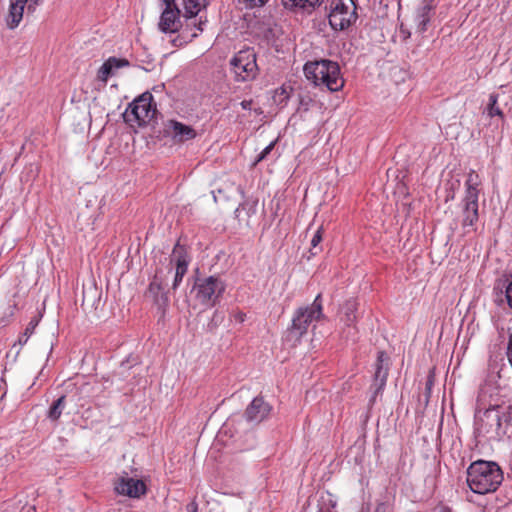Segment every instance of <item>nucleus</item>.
<instances>
[{"mask_svg": "<svg viewBox=\"0 0 512 512\" xmlns=\"http://www.w3.org/2000/svg\"><path fill=\"white\" fill-rule=\"evenodd\" d=\"M498 94H490L487 104V113L490 117L499 116L503 118V111L498 105Z\"/></svg>", "mask_w": 512, "mask_h": 512, "instance_id": "nucleus-25", "label": "nucleus"}, {"mask_svg": "<svg viewBox=\"0 0 512 512\" xmlns=\"http://www.w3.org/2000/svg\"><path fill=\"white\" fill-rule=\"evenodd\" d=\"M145 296L151 299L159 308L167 306L169 301L167 294L164 292L162 282L157 276L149 284Z\"/></svg>", "mask_w": 512, "mask_h": 512, "instance_id": "nucleus-18", "label": "nucleus"}, {"mask_svg": "<svg viewBox=\"0 0 512 512\" xmlns=\"http://www.w3.org/2000/svg\"><path fill=\"white\" fill-rule=\"evenodd\" d=\"M38 323H39V320L36 317H34L30 320L27 327L25 328V331L23 332V334L20 335V337L18 339V342H17L18 345L23 346L24 344L27 343L29 337L34 333V330H35L36 326L38 325ZM14 346H16V343L14 344Z\"/></svg>", "mask_w": 512, "mask_h": 512, "instance_id": "nucleus-26", "label": "nucleus"}, {"mask_svg": "<svg viewBox=\"0 0 512 512\" xmlns=\"http://www.w3.org/2000/svg\"><path fill=\"white\" fill-rule=\"evenodd\" d=\"M274 145H275V142H271L268 146H266L261 152L260 154L257 156L255 162H254V165L258 164L259 162L263 161L264 159H266V157L271 153V151L273 150L274 148Z\"/></svg>", "mask_w": 512, "mask_h": 512, "instance_id": "nucleus-27", "label": "nucleus"}, {"mask_svg": "<svg viewBox=\"0 0 512 512\" xmlns=\"http://www.w3.org/2000/svg\"><path fill=\"white\" fill-rule=\"evenodd\" d=\"M163 2L165 9L160 16L159 29L164 33L178 32L183 27L180 20L183 16L182 10L176 6L173 0H163Z\"/></svg>", "mask_w": 512, "mask_h": 512, "instance_id": "nucleus-10", "label": "nucleus"}, {"mask_svg": "<svg viewBox=\"0 0 512 512\" xmlns=\"http://www.w3.org/2000/svg\"><path fill=\"white\" fill-rule=\"evenodd\" d=\"M28 0H10V3L26 6Z\"/></svg>", "mask_w": 512, "mask_h": 512, "instance_id": "nucleus-36", "label": "nucleus"}, {"mask_svg": "<svg viewBox=\"0 0 512 512\" xmlns=\"http://www.w3.org/2000/svg\"><path fill=\"white\" fill-rule=\"evenodd\" d=\"M432 385H433V379H432V377H429L426 382V390L428 393L430 392Z\"/></svg>", "mask_w": 512, "mask_h": 512, "instance_id": "nucleus-35", "label": "nucleus"}, {"mask_svg": "<svg viewBox=\"0 0 512 512\" xmlns=\"http://www.w3.org/2000/svg\"><path fill=\"white\" fill-rule=\"evenodd\" d=\"M272 410L271 405L263 397H255L245 410V419L254 424L265 420Z\"/></svg>", "mask_w": 512, "mask_h": 512, "instance_id": "nucleus-14", "label": "nucleus"}, {"mask_svg": "<svg viewBox=\"0 0 512 512\" xmlns=\"http://www.w3.org/2000/svg\"><path fill=\"white\" fill-rule=\"evenodd\" d=\"M258 200L247 199L241 203L235 210V215L240 221H245L249 224V219L257 212Z\"/></svg>", "mask_w": 512, "mask_h": 512, "instance_id": "nucleus-21", "label": "nucleus"}, {"mask_svg": "<svg viewBox=\"0 0 512 512\" xmlns=\"http://www.w3.org/2000/svg\"><path fill=\"white\" fill-rule=\"evenodd\" d=\"M484 417L495 422L497 429H501L503 424L507 426L512 422V414L510 412H501L498 406L486 409Z\"/></svg>", "mask_w": 512, "mask_h": 512, "instance_id": "nucleus-20", "label": "nucleus"}, {"mask_svg": "<svg viewBox=\"0 0 512 512\" xmlns=\"http://www.w3.org/2000/svg\"><path fill=\"white\" fill-rule=\"evenodd\" d=\"M156 104L151 93L146 92L135 99L123 113L124 121L130 126H144L148 124L156 114Z\"/></svg>", "mask_w": 512, "mask_h": 512, "instance_id": "nucleus-6", "label": "nucleus"}, {"mask_svg": "<svg viewBox=\"0 0 512 512\" xmlns=\"http://www.w3.org/2000/svg\"><path fill=\"white\" fill-rule=\"evenodd\" d=\"M329 24L335 31L349 28L357 19L356 5L353 0H332Z\"/></svg>", "mask_w": 512, "mask_h": 512, "instance_id": "nucleus-9", "label": "nucleus"}, {"mask_svg": "<svg viewBox=\"0 0 512 512\" xmlns=\"http://www.w3.org/2000/svg\"><path fill=\"white\" fill-rule=\"evenodd\" d=\"M225 289L226 284L220 277L208 276L197 278L192 291L195 292L197 301L207 307H213L219 302Z\"/></svg>", "mask_w": 512, "mask_h": 512, "instance_id": "nucleus-7", "label": "nucleus"}, {"mask_svg": "<svg viewBox=\"0 0 512 512\" xmlns=\"http://www.w3.org/2000/svg\"><path fill=\"white\" fill-rule=\"evenodd\" d=\"M176 6L182 10L183 17L185 18V28L182 31L181 39H174L173 45L181 46L184 43L191 41L198 36V32H202V25L205 22H197L195 17L205 8L208 4L207 0H173Z\"/></svg>", "mask_w": 512, "mask_h": 512, "instance_id": "nucleus-4", "label": "nucleus"}, {"mask_svg": "<svg viewBox=\"0 0 512 512\" xmlns=\"http://www.w3.org/2000/svg\"><path fill=\"white\" fill-rule=\"evenodd\" d=\"M303 70L306 78L317 86L323 85L333 92L339 91L344 86L339 64L332 60L321 59L307 62Z\"/></svg>", "mask_w": 512, "mask_h": 512, "instance_id": "nucleus-2", "label": "nucleus"}, {"mask_svg": "<svg viewBox=\"0 0 512 512\" xmlns=\"http://www.w3.org/2000/svg\"><path fill=\"white\" fill-rule=\"evenodd\" d=\"M504 479L503 471L494 461L476 460L466 470V483L476 494L495 492Z\"/></svg>", "mask_w": 512, "mask_h": 512, "instance_id": "nucleus-1", "label": "nucleus"}, {"mask_svg": "<svg viewBox=\"0 0 512 512\" xmlns=\"http://www.w3.org/2000/svg\"><path fill=\"white\" fill-rule=\"evenodd\" d=\"M357 302L353 299L347 300L341 308L340 321L347 327V338L355 341L357 336V329L355 323L357 321Z\"/></svg>", "mask_w": 512, "mask_h": 512, "instance_id": "nucleus-16", "label": "nucleus"}, {"mask_svg": "<svg viewBox=\"0 0 512 512\" xmlns=\"http://www.w3.org/2000/svg\"><path fill=\"white\" fill-rule=\"evenodd\" d=\"M506 298L509 306L512 308V282L509 284V286L506 289Z\"/></svg>", "mask_w": 512, "mask_h": 512, "instance_id": "nucleus-30", "label": "nucleus"}, {"mask_svg": "<svg viewBox=\"0 0 512 512\" xmlns=\"http://www.w3.org/2000/svg\"><path fill=\"white\" fill-rule=\"evenodd\" d=\"M66 405V396L62 395L57 400H55L52 405L50 406L47 417L51 421H57L62 415V412Z\"/></svg>", "mask_w": 512, "mask_h": 512, "instance_id": "nucleus-24", "label": "nucleus"}, {"mask_svg": "<svg viewBox=\"0 0 512 512\" xmlns=\"http://www.w3.org/2000/svg\"><path fill=\"white\" fill-rule=\"evenodd\" d=\"M186 511L187 512H197L198 511L197 503L193 501V502H190L189 504H187Z\"/></svg>", "mask_w": 512, "mask_h": 512, "instance_id": "nucleus-32", "label": "nucleus"}, {"mask_svg": "<svg viewBox=\"0 0 512 512\" xmlns=\"http://www.w3.org/2000/svg\"><path fill=\"white\" fill-rule=\"evenodd\" d=\"M25 6L18 5V4H9V11L6 18L7 26L10 29L16 28L21 20L23 19V13H24Z\"/></svg>", "mask_w": 512, "mask_h": 512, "instance_id": "nucleus-23", "label": "nucleus"}, {"mask_svg": "<svg viewBox=\"0 0 512 512\" xmlns=\"http://www.w3.org/2000/svg\"><path fill=\"white\" fill-rule=\"evenodd\" d=\"M115 491L130 498H140L146 493V485L142 480L122 476L115 482Z\"/></svg>", "mask_w": 512, "mask_h": 512, "instance_id": "nucleus-13", "label": "nucleus"}, {"mask_svg": "<svg viewBox=\"0 0 512 512\" xmlns=\"http://www.w3.org/2000/svg\"><path fill=\"white\" fill-rule=\"evenodd\" d=\"M401 32H402L403 34H405V37H406V38L410 37V32H409V31H406V30H404L403 28H401Z\"/></svg>", "mask_w": 512, "mask_h": 512, "instance_id": "nucleus-39", "label": "nucleus"}, {"mask_svg": "<svg viewBox=\"0 0 512 512\" xmlns=\"http://www.w3.org/2000/svg\"><path fill=\"white\" fill-rule=\"evenodd\" d=\"M322 241V228H319L313 235L311 239V246L316 248L319 243Z\"/></svg>", "mask_w": 512, "mask_h": 512, "instance_id": "nucleus-28", "label": "nucleus"}, {"mask_svg": "<svg viewBox=\"0 0 512 512\" xmlns=\"http://www.w3.org/2000/svg\"><path fill=\"white\" fill-rule=\"evenodd\" d=\"M389 507L386 503H378L374 512H388Z\"/></svg>", "mask_w": 512, "mask_h": 512, "instance_id": "nucleus-31", "label": "nucleus"}, {"mask_svg": "<svg viewBox=\"0 0 512 512\" xmlns=\"http://www.w3.org/2000/svg\"><path fill=\"white\" fill-rule=\"evenodd\" d=\"M440 512H454V511L448 506H442L440 508Z\"/></svg>", "mask_w": 512, "mask_h": 512, "instance_id": "nucleus-37", "label": "nucleus"}, {"mask_svg": "<svg viewBox=\"0 0 512 512\" xmlns=\"http://www.w3.org/2000/svg\"><path fill=\"white\" fill-rule=\"evenodd\" d=\"M240 104L243 109L248 110L251 109L252 100H243Z\"/></svg>", "mask_w": 512, "mask_h": 512, "instance_id": "nucleus-33", "label": "nucleus"}, {"mask_svg": "<svg viewBox=\"0 0 512 512\" xmlns=\"http://www.w3.org/2000/svg\"><path fill=\"white\" fill-rule=\"evenodd\" d=\"M127 65H129V62L125 59H117L115 57H110L99 68L97 78L105 84L108 78L112 75L113 68H120Z\"/></svg>", "mask_w": 512, "mask_h": 512, "instance_id": "nucleus-19", "label": "nucleus"}, {"mask_svg": "<svg viewBox=\"0 0 512 512\" xmlns=\"http://www.w3.org/2000/svg\"><path fill=\"white\" fill-rule=\"evenodd\" d=\"M285 8L294 10L302 9L308 13L312 12L316 7L320 6L323 0H281Z\"/></svg>", "mask_w": 512, "mask_h": 512, "instance_id": "nucleus-22", "label": "nucleus"}, {"mask_svg": "<svg viewBox=\"0 0 512 512\" xmlns=\"http://www.w3.org/2000/svg\"><path fill=\"white\" fill-rule=\"evenodd\" d=\"M160 133L164 137H171L175 143H183L192 140L197 135L196 131L191 126L176 120L164 122L163 129Z\"/></svg>", "mask_w": 512, "mask_h": 512, "instance_id": "nucleus-12", "label": "nucleus"}, {"mask_svg": "<svg viewBox=\"0 0 512 512\" xmlns=\"http://www.w3.org/2000/svg\"><path fill=\"white\" fill-rule=\"evenodd\" d=\"M435 7L433 0H423L416 9L414 22L417 32L424 33L427 31L428 24L434 15Z\"/></svg>", "mask_w": 512, "mask_h": 512, "instance_id": "nucleus-17", "label": "nucleus"}, {"mask_svg": "<svg viewBox=\"0 0 512 512\" xmlns=\"http://www.w3.org/2000/svg\"><path fill=\"white\" fill-rule=\"evenodd\" d=\"M235 319L238 321V322H243L245 320V314H243L242 312H239L235 315Z\"/></svg>", "mask_w": 512, "mask_h": 512, "instance_id": "nucleus-34", "label": "nucleus"}, {"mask_svg": "<svg viewBox=\"0 0 512 512\" xmlns=\"http://www.w3.org/2000/svg\"><path fill=\"white\" fill-rule=\"evenodd\" d=\"M481 180L475 171H470L465 182V195L461 201V225L465 233L475 231L479 220V194Z\"/></svg>", "mask_w": 512, "mask_h": 512, "instance_id": "nucleus-3", "label": "nucleus"}, {"mask_svg": "<svg viewBox=\"0 0 512 512\" xmlns=\"http://www.w3.org/2000/svg\"><path fill=\"white\" fill-rule=\"evenodd\" d=\"M323 317L322 295L318 294L311 305L299 307L295 311L287 337L298 341L307 333L308 327L312 322L318 321Z\"/></svg>", "mask_w": 512, "mask_h": 512, "instance_id": "nucleus-5", "label": "nucleus"}, {"mask_svg": "<svg viewBox=\"0 0 512 512\" xmlns=\"http://www.w3.org/2000/svg\"><path fill=\"white\" fill-rule=\"evenodd\" d=\"M242 1L250 8H254V7L263 6L268 0H242Z\"/></svg>", "mask_w": 512, "mask_h": 512, "instance_id": "nucleus-29", "label": "nucleus"}, {"mask_svg": "<svg viewBox=\"0 0 512 512\" xmlns=\"http://www.w3.org/2000/svg\"><path fill=\"white\" fill-rule=\"evenodd\" d=\"M231 71L238 82L251 81L258 75L256 52L247 47L238 51L230 60Z\"/></svg>", "mask_w": 512, "mask_h": 512, "instance_id": "nucleus-8", "label": "nucleus"}, {"mask_svg": "<svg viewBox=\"0 0 512 512\" xmlns=\"http://www.w3.org/2000/svg\"><path fill=\"white\" fill-rule=\"evenodd\" d=\"M41 0H31V3L28 5V9L32 8V5H38Z\"/></svg>", "mask_w": 512, "mask_h": 512, "instance_id": "nucleus-38", "label": "nucleus"}, {"mask_svg": "<svg viewBox=\"0 0 512 512\" xmlns=\"http://www.w3.org/2000/svg\"><path fill=\"white\" fill-rule=\"evenodd\" d=\"M171 262H174L176 265L174 281L172 284V288L176 289L182 282L184 275L187 273L189 264V258L184 246L179 243L174 246L171 254Z\"/></svg>", "mask_w": 512, "mask_h": 512, "instance_id": "nucleus-15", "label": "nucleus"}, {"mask_svg": "<svg viewBox=\"0 0 512 512\" xmlns=\"http://www.w3.org/2000/svg\"><path fill=\"white\" fill-rule=\"evenodd\" d=\"M388 361V356L384 351H379L377 353V360L375 363V373L373 383L370 387L372 391L371 398L369 400L370 404L373 405L376 401L378 395H380L386 385L387 377H388V367L384 366L385 362Z\"/></svg>", "mask_w": 512, "mask_h": 512, "instance_id": "nucleus-11", "label": "nucleus"}]
</instances>
